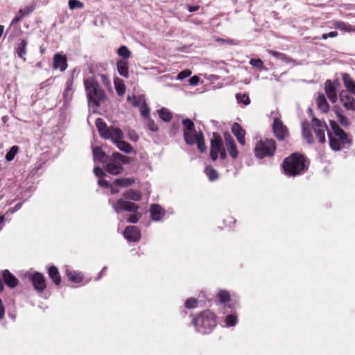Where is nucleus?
Here are the masks:
<instances>
[{
  "mask_svg": "<svg viewBox=\"0 0 355 355\" xmlns=\"http://www.w3.org/2000/svg\"><path fill=\"white\" fill-rule=\"evenodd\" d=\"M140 113L142 116L148 118L149 113H150V108L148 106L146 101L140 107Z\"/></svg>",
  "mask_w": 355,
  "mask_h": 355,
  "instance_id": "nucleus-53",
  "label": "nucleus"
},
{
  "mask_svg": "<svg viewBox=\"0 0 355 355\" xmlns=\"http://www.w3.org/2000/svg\"><path fill=\"white\" fill-rule=\"evenodd\" d=\"M48 274L55 285L59 286L61 283V277L58 269L55 266H51Z\"/></svg>",
  "mask_w": 355,
  "mask_h": 355,
  "instance_id": "nucleus-28",
  "label": "nucleus"
},
{
  "mask_svg": "<svg viewBox=\"0 0 355 355\" xmlns=\"http://www.w3.org/2000/svg\"><path fill=\"white\" fill-rule=\"evenodd\" d=\"M316 104L322 112L327 113L329 110V105L323 94H319L316 98Z\"/></svg>",
  "mask_w": 355,
  "mask_h": 355,
  "instance_id": "nucleus-20",
  "label": "nucleus"
},
{
  "mask_svg": "<svg viewBox=\"0 0 355 355\" xmlns=\"http://www.w3.org/2000/svg\"><path fill=\"white\" fill-rule=\"evenodd\" d=\"M95 124H96V128L99 132L100 136L102 138L105 139V136L107 135V134L110 128H107L106 123L101 118H98L96 120Z\"/></svg>",
  "mask_w": 355,
  "mask_h": 355,
  "instance_id": "nucleus-27",
  "label": "nucleus"
},
{
  "mask_svg": "<svg viewBox=\"0 0 355 355\" xmlns=\"http://www.w3.org/2000/svg\"><path fill=\"white\" fill-rule=\"evenodd\" d=\"M105 170L112 175H119L123 172V168L120 163L110 159L106 165Z\"/></svg>",
  "mask_w": 355,
  "mask_h": 355,
  "instance_id": "nucleus-15",
  "label": "nucleus"
},
{
  "mask_svg": "<svg viewBox=\"0 0 355 355\" xmlns=\"http://www.w3.org/2000/svg\"><path fill=\"white\" fill-rule=\"evenodd\" d=\"M340 99L343 106L347 110L355 111V99L345 91L340 93Z\"/></svg>",
  "mask_w": 355,
  "mask_h": 355,
  "instance_id": "nucleus-10",
  "label": "nucleus"
},
{
  "mask_svg": "<svg viewBox=\"0 0 355 355\" xmlns=\"http://www.w3.org/2000/svg\"><path fill=\"white\" fill-rule=\"evenodd\" d=\"M140 216H141L137 212L133 214H130L127 217V221L130 223H136L139 220Z\"/></svg>",
  "mask_w": 355,
  "mask_h": 355,
  "instance_id": "nucleus-56",
  "label": "nucleus"
},
{
  "mask_svg": "<svg viewBox=\"0 0 355 355\" xmlns=\"http://www.w3.org/2000/svg\"><path fill=\"white\" fill-rule=\"evenodd\" d=\"M197 300L195 298H189L186 300L184 306L187 309H193L196 306Z\"/></svg>",
  "mask_w": 355,
  "mask_h": 355,
  "instance_id": "nucleus-54",
  "label": "nucleus"
},
{
  "mask_svg": "<svg viewBox=\"0 0 355 355\" xmlns=\"http://www.w3.org/2000/svg\"><path fill=\"white\" fill-rule=\"evenodd\" d=\"M205 172L210 181H215L218 178L217 171L210 166L205 168Z\"/></svg>",
  "mask_w": 355,
  "mask_h": 355,
  "instance_id": "nucleus-40",
  "label": "nucleus"
},
{
  "mask_svg": "<svg viewBox=\"0 0 355 355\" xmlns=\"http://www.w3.org/2000/svg\"><path fill=\"white\" fill-rule=\"evenodd\" d=\"M93 156L95 161L98 160L101 163H105L107 161L106 153L101 147L96 146L93 148Z\"/></svg>",
  "mask_w": 355,
  "mask_h": 355,
  "instance_id": "nucleus-25",
  "label": "nucleus"
},
{
  "mask_svg": "<svg viewBox=\"0 0 355 355\" xmlns=\"http://www.w3.org/2000/svg\"><path fill=\"white\" fill-rule=\"evenodd\" d=\"M151 218L153 220L159 221L164 215V209L157 204H153L150 207Z\"/></svg>",
  "mask_w": 355,
  "mask_h": 355,
  "instance_id": "nucleus-18",
  "label": "nucleus"
},
{
  "mask_svg": "<svg viewBox=\"0 0 355 355\" xmlns=\"http://www.w3.org/2000/svg\"><path fill=\"white\" fill-rule=\"evenodd\" d=\"M302 134L303 138L311 144L313 143V137L309 128V124L307 121L302 123Z\"/></svg>",
  "mask_w": 355,
  "mask_h": 355,
  "instance_id": "nucleus-21",
  "label": "nucleus"
},
{
  "mask_svg": "<svg viewBox=\"0 0 355 355\" xmlns=\"http://www.w3.org/2000/svg\"><path fill=\"white\" fill-rule=\"evenodd\" d=\"M73 92V80L70 78L67 82L66 88L63 92V97L65 101H70L72 98Z\"/></svg>",
  "mask_w": 355,
  "mask_h": 355,
  "instance_id": "nucleus-31",
  "label": "nucleus"
},
{
  "mask_svg": "<svg viewBox=\"0 0 355 355\" xmlns=\"http://www.w3.org/2000/svg\"><path fill=\"white\" fill-rule=\"evenodd\" d=\"M192 324L198 333L209 334L216 326V315L209 310L202 311L193 319Z\"/></svg>",
  "mask_w": 355,
  "mask_h": 355,
  "instance_id": "nucleus-3",
  "label": "nucleus"
},
{
  "mask_svg": "<svg viewBox=\"0 0 355 355\" xmlns=\"http://www.w3.org/2000/svg\"><path fill=\"white\" fill-rule=\"evenodd\" d=\"M123 138V133L119 128L110 127L105 139H111L114 144L116 141H119Z\"/></svg>",
  "mask_w": 355,
  "mask_h": 355,
  "instance_id": "nucleus-17",
  "label": "nucleus"
},
{
  "mask_svg": "<svg viewBox=\"0 0 355 355\" xmlns=\"http://www.w3.org/2000/svg\"><path fill=\"white\" fill-rule=\"evenodd\" d=\"M216 40L218 42H222L223 43H227L228 44H231V45L236 44V42L234 40H225V39H222V38H218Z\"/></svg>",
  "mask_w": 355,
  "mask_h": 355,
  "instance_id": "nucleus-63",
  "label": "nucleus"
},
{
  "mask_svg": "<svg viewBox=\"0 0 355 355\" xmlns=\"http://www.w3.org/2000/svg\"><path fill=\"white\" fill-rule=\"evenodd\" d=\"M338 35V32L336 31H331L329 33L323 34L322 35V39L326 40L328 37H335Z\"/></svg>",
  "mask_w": 355,
  "mask_h": 355,
  "instance_id": "nucleus-60",
  "label": "nucleus"
},
{
  "mask_svg": "<svg viewBox=\"0 0 355 355\" xmlns=\"http://www.w3.org/2000/svg\"><path fill=\"white\" fill-rule=\"evenodd\" d=\"M28 42L26 40H21L19 43L17 44L15 47V53L17 55L25 60L24 56L27 52Z\"/></svg>",
  "mask_w": 355,
  "mask_h": 355,
  "instance_id": "nucleus-23",
  "label": "nucleus"
},
{
  "mask_svg": "<svg viewBox=\"0 0 355 355\" xmlns=\"http://www.w3.org/2000/svg\"><path fill=\"white\" fill-rule=\"evenodd\" d=\"M199 82V78L196 76L191 77L189 79V83L191 85H196Z\"/></svg>",
  "mask_w": 355,
  "mask_h": 355,
  "instance_id": "nucleus-64",
  "label": "nucleus"
},
{
  "mask_svg": "<svg viewBox=\"0 0 355 355\" xmlns=\"http://www.w3.org/2000/svg\"><path fill=\"white\" fill-rule=\"evenodd\" d=\"M100 76H101V81H102L103 84L105 87H110V79L107 77V76L106 74H105V73H101Z\"/></svg>",
  "mask_w": 355,
  "mask_h": 355,
  "instance_id": "nucleus-59",
  "label": "nucleus"
},
{
  "mask_svg": "<svg viewBox=\"0 0 355 355\" xmlns=\"http://www.w3.org/2000/svg\"><path fill=\"white\" fill-rule=\"evenodd\" d=\"M113 208L116 213H119L122 211L137 212L139 207L135 202L120 198L117 200L116 202L113 205Z\"/></svg>",
  "mask_w": 355,
  "mask_h": 355,
  "instance_id": "nucleus-7",
  "label": "nucleus"
},
{
  "mask_svg": "<svg viewBox=\"0 0 355 355\" xmlns=\"http://www.w3.org/2000/svg\"><path fill=\"white\" fill-rule=\"evenodd\" d=\"M272 128L274 135L279 141H284L289 136L288 128L278 117L274 119Z\"/></svg>",
  "mask_w": 355,
  "mask_h": 355,
  "instance_id": "nucleus-5",
  "label": "nucleus"
},
{
  "mask_svg": "<svg viewBox=\"0 0 355 355\" xmlns=\"http://www.w3.org/2000/svg\"><path fill=\"white\" fill-rule=\"evenodd\" d=\"M69 7L71 10L82 9L84 8V3L79 0H69Z\"/></svg>",
  "mask_w": 355,
  "mask_h": 355,
  "instance_id": "nucleus-51",
  "label": "nucleus"
},
{
  "mask_svg": "<svg viewBox=\"0 0 355 355\" xmlns=\"http://www.w3.org/2000/svg\"><path fill=\"white\" fill-rule=\"evenodd\" d=\"M268 52L271 55L274 56L275 58L281 60L285 62H291L293 61L288 56H287L286 54L283 53L277 52L272 50H270Z\"/></svg>",
  "mask_w": 355,
  "mask_h": 355,
  "instance_id": "nucleus-41",
  "label": "nucleus"
},
{
  "mask_svg": "<svg viewBox=\"0 0 355 355\" xmlns=\"http://www.w3.org/2000/svg\"><path fill=\"white\" fill-rule=\"evenodd\" d=\"M141 196H142L141 192L135 189L127 190L123 193V197L125 199L133 201H139L141 199Z\"/></svg>",
  "mask_w": 355,
  "mask_h": 355,
  "instance_id": "nucleus-29",
  "label": "nucleus"
},
{
  "mask_svg": "<svg viewBox=\"0 0 355 355\" xmlns=\"http://www.w3.org/2000/svg\"><path fill=\"white\" fill-rule=\"evenodd\" d=\"M84 87L89 108L95 112L106 99L105 91L100 87L94 77L84 80Z\"/></svg>",
  "mask_w": 355,
  "mask_h": 355,
  "instance_id": "nucleus-1",
  "label": "nucleus"
},
{
  "mask_svg": "<svg viewBox=\"0 0 355 355\" xmlns=\"http://www.w3.org/2000/svg\"><path fill=\"white\" fill-rule=\"evenodd\" d=\"M312 124L313 131L318 139L319 142L324 144L326 141L325 131L327 130V126L324 121H320L315 116L312 118Z\"/></svg>",
  "mask_w": 355,
  "mask_h": 355,
  "instance_id": "nucleus-6",
  "label": "nucleus"
},
{
  "mask_svg": "<svg viewBox=\"0 0 355 355\" xmlns=\"http://www.w3.org/2000/svg\"><path fill=\"white\" fill-rule=\"evenodd\" d=\"M196 142L200 151L202 153L204 152L205 150V146L204 142V137L202 132H200L198 135V137L196 138Z\"/></svg>",
  "mask_w": 355,
  "mask_h": 355,
  "instance_id": "nucleus-50",
  "label": "nucleus"
},
{
  "mask_svg": "<svg viewBox=\"0 0 355 355\" xmlns=\"http://www.w3.org/2000/svg\"><path fill=\"white\" fill-rule=\"evenodd\" d=\"M114 87L117 94L120 96H123L125 92V86L122 80L115 79Z\"/></svg>",
  "mask_w": 355,
  "mask_h": 355,
  "instance_id": "nucleus-39",
  "label": "nucleus"
},
{
  "mask_svg": "<svg viewBox=\"0 0 355 355\" xmlns=\"http://www.w3.org/2000/svg\"><path fill=\"white\" fill-rule=\"evenodd\" d=\"M342 78L344 86L345 87L347 91L352 94L355 95V82L351 78L349 74L347 73H342Z\"/></svg>",
  "mask_w": 355,
  "mask_h": 355,
  "instance_id": "nucleus-19",
  "label": "nucleus"
},
{
  "mask_svg": "<svg viewBox=\"0 0 355 355\" xmlns=\"http://www.w3.org/2000/svg\"><path fill=\"white\" fill-rule=\"evenodd\" d=\"M329 139L331 148L335 151L346 148V146L342 144V141L338 138L333 137L330 133H329Z\"/></svg>",
  "mask_w": 355,
  "mask_h": 355,
  "instance_id": "nucleus-30",
  "label": "nucleus"
},
{
  "mask_svg": "<svg viewBox=\"0 0 355 355\" xmlns=\"http://www.w3.org/2000/svg\"><path fill=\"white\" fill-rule=\"evenodd\" d=\"M148 128L152 132H157L158 128L153 120L148 119Z\"/></svg>",
  "mask_w": 355,
  "mask_h": 355,
  "instance_id": "nucleus-57",
  "label": "nucleus"
},
{
  "mask_svg": "<svg viewBox=\"0 0 355 355\" xmlns=\"http://www.w3.org/2000/svg\"><path fill=\"white\" fill-rule=\"evenodd\" d=\"M224 139L227 151L232 158H236L238 156V150L236 149V143L234 141L232 137L229 132H225Z\"/></svg>",
  "mask_w": 355,
  "mask_h": 355,
  "instance_id": "nucleus-12",
  "label": "nucleus"
},
{
  "mask_svg": "<svg viewBox=\"0 0 355 355\" xmlns=\"http://www.w3.org/2000/svg\"><path fill=\"white\" fill-rule=\"evenodd\" d=\"M118 55L124 59L131 57V52L126 46H121L117 50Z\"/></svg>",
  "mask_w": 355,
  "mask_h": 355,
  "instance_id": "nucleus-44",
  "label": "nucleus"
},
{
  "mask_svg": "<svg viewBox=\"0 0 355 355\" xmlns=\"http://www.w3.org/2000/svg\"><path fill=\"white\" fill-rule=\"evenodd\" d=\"M127 101L130 102L134 107H139L145 103L146 99L144 95H139L136 97L135 95L128 96L127 97Z\"/></svg>",
  "mask_w": 355,
  "mask_h": 355,
  "instance_id": "nucleus-32",
  "label": "nucleus"
},
{
  "mask_svg": "<svg viewBox=\"0 0 355 355\" xmlns=\"http://www.w3.org/2000/svg\"><path fill=\"white\" fill-rule=\"evenodd\" d=\"M33 285L35 290L42 292L46 288V281L44 275L40 272H35L31 277Z\"/></svg>",
  "mask_w": 355,
  "mask_h": 355,
  "instance_id": "nucleus-13",
  "label": "nucleus"
},
{
  "mask_svg": "<svg viewBox=\"0 0 355 355\" xmlns=\"http://www.w3.org/2000/svg\"><path fill=\"white\" fill-rule=\"evenodd\" d=\"M114 144L120 150L123 151L125 153H130L132 150V146L128 142L123 141L122 139L116 141Z\"/></svg>",
  "mask_w": 355,
  "mask_h": 355,
  "instance_id": "nucleus-35",
  "label": "nucleus"
},
{
  "mask_svg": "<svg viewBox=\"0 0 355 355\" xmlns=\"http://www.w3.org/2000/svg\"><path fill=\"white\" fill-rule=\"evenodd\" d=\"M35 9V4L32 3L30 6H26L24 8H21L19 10L18 14L21 15L23 17L30 15Z\"/></svg>",
  "mask_w": 355,
  "mask_h": 355,
  "instance_id": "nucleus-46",
  "label": "nucleus"
},
{
  "mask_svg": "<svg viewBox=\"0 0 355 355\" xmlns=\"http://www.w3.org/2000/svg\"><path fill=\"white\" fill-rule=\"evenodd\" d=\"M336 118L338 121L340 123V125H342L344 127H347L349 125V122L348 119L342 114L341 111L340 110H337L336 111Z\"/></svg>",
  "mask_w": 355,
  "mask_h": 355,
  "instance_id": "nucleus-45",
  "label": "nucleus"
},
{
  "mask_svg": "<svg viewBox=\"0 0 355 355\" xmlns=\"http://www.w3.org/2000/svg\"><path fill=\"white\" fill-rule=\"evenodd\" d=\"M94 173L95 175L98 178H103V176L105 175L104 171L99 166H96L94 168Z\"/></svg>",
  "mask_w": 355,
  "mask_h": 355,
  "instance_id": "nucleus-58",
  "label": "nucleus"
},
{
  "mask_svg": "<svg viewBox=\"0 0 355 355\" xmlns=\"http://www.w3.org/2000/svg\"><path fill=\"white\" fill-rule=\"evenodd\" d=\"M159 116L164 122H168L172 119V114L165 107H162L157 111Z\"/></svg>",
  "mask_w": 355,
  "mask_h": 355,
  "instance_id": "nucleus-38",
  "label": "nucleus"
},
{
  "mask_svg": "<svg viewBox=\"0 0 355 355\" xmlns=\"http://www.w3.org/2000/svg\"><path fill=\"white\" fill-rule=\"evenodd\" d=\"M198 134L196 131L195 132H184V139L185 142L189 145H192L196 142V138L198 137Z\"/></svg>",
  "mask_w": 355,
  "mask_h": 355,
  "instance_id": "nucleus-37",
  "label": "nucleus"
},
{
  "mask_svg": "<svg viewBox=\"0 0 355 355\" xmlns=\"http://www.w3.org/2000/svg\"><path fill=\"white\" fill-rule=\"evenodd\" d=\"M225 314H227L223 317V322L225 326L227 327H234L238 322L237 315L235 313H228V311H224Z\"/></svg>",
  "mask_w": 355,
  "mask_h": 355,
  "instance_id": "nucleus-22",
  "label": "nucleus"
},
{
  "mask_svg": "<svg viewBox=\"0 0 355 355\" xmlns=\"http://www.w3.org/2000/svg\"><path fill=\"white\" fill-rule=\"evenodd\" d=\"M112 160L116 162H119L122 165V164L129 163L130 159L129 157L123 155L118 152H114L112 153Z\"/></svg>",
  "mask_w": 355,
  "mask_h": 355,
  "instance_id": "nucleus-36",
  "label": "nucleus"
},
{
  "mask_svg": "<svg viewBox=\"0 0 355 355\" xmlns=\"http://www.w3.org/2000/svg\"><path fill=\"white\" fill-rule=\"evenodd\" d=\"M22 205H23V202L16 204L14 207L9 209V211L12 214V213L19 210L21 208Z\"/></svg>",
  "mask_w": 355,
  "mask_h": 355,
  "instance_id": "nucleus-62",
  "label": "nucleus"
},
{
  "mask_svg": "<svg viewBox=\"0 0 355 355\" xmlns=\"http://www.w3.org/2000/svg\"><path fill=\"white\" fill-rule=\"evenodd\" d=\"M282 168L287 176L298 175L307 169L305 157L300 153H293L284 160Z\"/></svg>",
  "mask_w": 355,
  "mask_h": 355,
  "instance_id": "nucleus-2",
  "label": "nucleus"
},
{
  "mask_svg": "<svg viewBox=\"0 0 355 355\" xmlns=\"http://www.w3.org/2000/svg\"><path fill=\"white\" fill-rule=\"evenodd\" d=\"M4 283L10 288H15L18 284V279L9 270H5L2 273Z\"/></svg>",
  "mask_w": 355,
  "mask_h": 355,
  "instance_id": "nucleus-16",
  "label": "nucleus"
},
{
  "mask_svg": "<svg viewBox=\"0 0 355 355\" xmlns=\"http://www.w3.org/2000/svg\"><path fill=\"white\" fill-rule=\"evenodd\" d=\"M250 64L254 68H257L259 70H261L263 69H264V66H263V62L259 59V58H257V59H251L250 60Z\"/></svg>",
  "mask_w": 355,
  "mask_h": 355,
  "instance_id": "nucleus-52",
  "label": "nucleus"
},
{
  "mask_svg": "<svg viewBox=\"0 0 355 355\" xmlns=\"http://www.w3.org/2000/svg\"><path fill=\"white\" fill-rule=\"evenodd\" d=\"M330 125L337 138L346 148L349 147L352 144V140L349 138L348 135L335 121H331Z\"/></svg>",
  "mask_w": 355,
  "mask_h": 355,
  "instance_id": "nucleus-8",
  "label": "nucleus"
},
{
  "mask_svg": "<svg viewBox=\"0 0 355 355\" xmlns=\"http://www.w3.org/2000/svg\"><path fill=\"white\" fill-rule=\"evenodd\" d=\"M334 26L336 28L345 32L355 31V27L343 21H335Z\"/></svg>",
  "mask_w": 355,
  "mask_h": 355,
  "instance_id": "nucleus-34",
  "label": "nucleus"
},
{
  "mask_svg": "<svg viewBox=\"0 0 355 355\" xmlns=\"http://www.w3.org/2000/svg\"><path fill=\"white\" fill-rule=\"evenodd\" d=\"M19 150L17 146H13L10 148V150L6 155V159L8 162L12 161Z\"/></svg>",
  "mask_w": 355,
  "mask_h": 355,
  "instance_id": "nucleus-49",
  "label": "nucleus"
},
{
  "mask_svg": "<svg viewBox=\"0 0 355 355\" xmlns=\"http://www.w3.org/2000/svg\"><path fill=\"white\" fill-rule=\"evenodd\" d=\"M182 123L184 128V132H195L194 123L191 119H185L182 120Z\"/></svg>",
  "mask_w": 355,
  "mask_h": 355,
  "instance_id": "nucleus-47",
  "label": "nucleus"
},
{
  "mask_svg": "<svg viewBox=\"0 0 355 355\" xmlns=\"http://www.w3.org/2000/svg\"><path fill=\"white\" fill-rule=\"evenodd\" d=\"M217 297L219 301L223 304L227 302L230 299L229 292L225 290L220 291V292L217 295Z\"/></svg>",
  "mask_w": 355,
  "mask_h": 355,
  "instance_id": "nucleus-48",
  "label": "nucleus"
},
{
  "mask_svg": "<svg viewBox=\"0 0 355 355\" xmlns=\"http://www.w3.org/2000/svg\"><path fill=\"white\" fill-rule=\"evenodd\" d=\"M135 182V179L132 178H118L114 180V184L121 187H126Z\"/></svg>",
  "mask_w": 355,
  "mask_h": 355,
  "instance_id": "nucleus-33",
  "label": "nucleus"
},
{
  "mask_svg": "<svg viewBox=\"0 0 355 355\" xmlns=\"http://www.w3.org/2000/svg\"><path fill=\"white\" fill-rule=\"evenodd\" d=\"M339 85L338 80H335L334 82L330 80H327L324 83L325 93L332 103H335L338 100L336 87Z\"/></svg>",
  "mask_w": 355,
  "mask_h": 355,
  "instance_id": "nucleus-9",
  "label": "nucleus"
},
{
  "mask_svg": "<svg viewBox=\"0 0 355 355\" xmlns=\"http://www.w3.org/2000/svg\"><path fill=\"white\" fill-rule=\"evenodd\" d=\"M191 71L189 69H185L184 71H180L178 76L177 79L178 80H184L186 78H188L191 76Z\"/></svg>",
  "mask_w": 355,
  "mask_h": 355,
  "instance_id": "nucleus-55",
  "label": "nucleus"
},
{
  "mask_svg": "<svg viewBox=\"0 0 355 355\" xmlns=\"http://www.w3.org/2000/svg\"><path fill=\"white\" fill-rule=\"evenodd\" d=\"M222 140L220 138L214 137L211 140V150L213 151L219 152L223 148Z\"/></svg>",
  "mask_w": 355,
  "mask_h": 355,
  "instance_id": "nucleus-43",
  "label": "nucleus"
},
{
  "mask_svg": "<svg viewBox=\"0 0 355 355\" xmlns=\"http://www.w3.org/2000/svg\"><path fill=\"white\" fill-rule=\"evenodd\" d=\"M232 132L236 137L238 141L244 145V135H243L242 127L238 123H234L232 126Z\"/></svg>",
  "mask_w": 355,
  "mask_h": 355,
  "instance_id": "nucleus-26",
  "label": "nucleus"
},
{
  "mask_svg": "<svg viewBox=\"0 0 355 355\" xmlns=\"http://www.w3.org/2000/svg\"><path fill=\"white\" fill-rule=\"evenodd\" d=\"M98 184L101 187L108 188L110 187V183L107 180L103 179V178H101L98 179Z\"/></svg>",
  "mask_w": 355,
  "mask_h": 355,
  "instance_id": "nucleus-61",
  "label": "nucleus"
},
{
  "mask_svg": "<svg viewBox=\"0 0 355 355\" xmlns=\"http://www.w3.org/2000/svg\"><path fill=\"white\" fill-rule=\"evenodd\" d=\"M116 67H117V71H118L119 73L121 76L126 78L128 77L129 68H128V64L127 61H125V60H118L116 62Z\"/></svg>",
  "mask_w": 355,
  "mask_h": 355,
  "instance_id": "nucleus-24",
  "label": "nucleus"
},
{
  "mask_svg": "<svg viewBox=\"0 0 355 355\" xmlns=\"http://www.w3.org/2000/svg\"><path fill=\"white\" fill-rule=\"evenodd\" d=\"M277 150L276 141L273 139H263L257 141L254 148L255 157L259 159L270 158Z\"/></svg>",
  "mask_w": 355,
  "mask_h": 355,
  "instance_id": "nucleus-4",
  "label": "nucleus"
},
{
  "mask_svg": "<svg viewBox=\"0 0 355 355\" xmlns=\"http://www.w3.org/2000/svg\"><path fill=\"white\" fill-rule=\"evenodd\" d=\"M67 58L64 55L55 53L53 56V67L55 69H60V71H64L67 68Z\"/></svg>",
  "mask_w": 355,
  "mask_h": 355,
  "instance_id": "nucleus-14",
  "label": "nucleus"
},
{
  "mask_svg": "<svg viewBox=\"0 0 355 355\" xmlns=\"http://www.w3.org/2000/svg\"><path fill=\"white\" fill-rule=\"evenodd\" d=\"M123 236L128 241L137 242L141 238V233L137 227L130 225L124 230Z\"/></svg>",
  "mask_w": 355,
  "mask_h": 355,
  "instance_id": "nucleus-11",
  "label": "nucleus"
},
{
  "mask_svg": "<svg viewBox=\"0 0 355 355\" xmlns=\"http://www.w3.org/2000/svg\"><path fill=\"white\" fill-rule=\"evenodd\" d=\"M67 275L71 282L75 283L80 282L83 279V275L75 271L67 270Z\"/></svg>",
  "mask_w": 355,
  "mask_h": 355,
  "instance_id": "nucleus-42",
  "label": "nucleus"
}]
</instances>
